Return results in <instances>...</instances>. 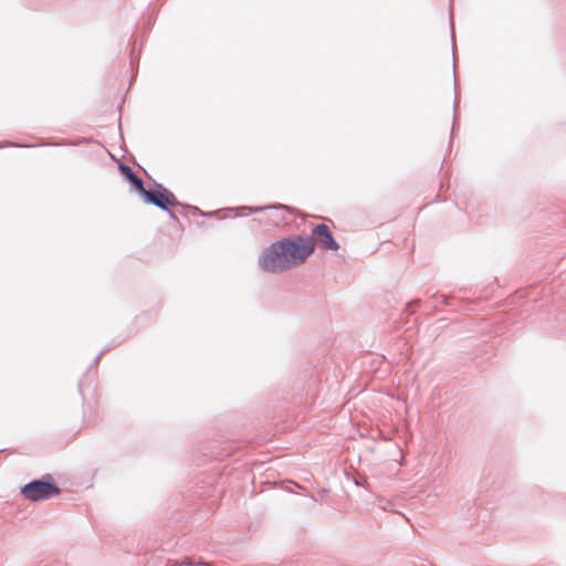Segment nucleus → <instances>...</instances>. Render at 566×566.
I'll use <instances>...</instances> for the list:
<instances>
[{
    "instance_id": "obj_1",
    "label": "nucleus",
    "mask_w": 566,
    "mask_h": 566,
    "mask_svg": "<svg viewBox=\"0 0 566 566\" xmlns=\"http://www.w3.org/2000/svg\"><path fill=\"white\" fill-rule=\"evenodd\" d=\"M313 252V240L283 238L262 251L258 264L266 273H283L303 264Z\"/></svg>"
},
{
    "instance_id": "obj_2",
    "label": "nucleus",
    "mask_w": 566,
    "mask_h": 566,
    "mask_svg": "<svg viewBox=\"0 0 566 566\" xmlns=\"http://www.w3.org/2000/svg\"><path fill=\"white\" fill-rule=\"evenodd\" d=\"M21 494L32 502L45 501L60 494L59 486L48 475L44 480H32L21 489Z\"/></svg>"
},
{
    "instance_id": "obj_3",
    "label": "nucleus",
    "mask_w": 566,
    "mask_h": 566,
    "mask_svg": "<svg viewBox=\"0 0 566 566\" xmlns=\"http://www.w3.org/2000/svg\"><path fill=\"white\" fill-rule=\"evenodd\" d=\"M139 195L146 203L154 205L164 211H169V207L177 205L175 195L165 188L148 190L144 187V191Z\"/></svg>"
},
{
    "instance_id": "obj_4",
    "label": "nucleus",
    "mask_w": 566,
    "mask_h": 566,
    "mask_svg": "<svg viewBox=\"0 0 566 566\" xmlns=\"http://www.w3.org/2000/svg\"><path fill=\"white\" fill-rule=\"evenodd\" d=\"M305 240H313V247L317 244L322 250L336 251L339 244L333 238L329 228L326 224H317L312 230V237L304 238Z\"/></svg>"
},
{
    "instance_id": "obj_5",
    "label": "nucleus",
    "mask_w": 566,
    "mask_h": 566,
    "mask_svg": "<svg viewBox=\"0 0 566 566\" xmlns=\"http://www.w3.org/2000/svg\"><path fill=\"white\" fill-rule=\"evenodd\" d=\"M119 171L130 182L133 189L136 192L139 193L140 191H144L143 180L133 171V169L129 166L120 164Z\"/></svg>"
},
{
    "instance_id": "obj_6",
    "label": "nucleus",
    "mask_w": 566,
    "mask_h": 566,
    "mask_svg": "<svg viewBox=\"0 0 566 566\" xmlns=\"http://www.w3.org/2000/svg\"><path fill=\"white\" fill-rule=\"evenodd\" d=\"M284 206L282 205H273V206H266V207H255V208H250V207H241L240 209L242 210H249L250 212H259V211H262L264 209H283ZM239 208H231L229 209V211H237Z\"/></svg>"
},
{
    "instance_id": "obj_7",
    "label": "nucleus",
    "mask_w": 566,
    "mask_h": 566,
    "mask_svg": "<svg viewBox=\"0 0 566 566\" xmlns=\"http://www.w3.org/2000/svg\"><path fill=\"white\" fill-rule=\"evenodd\" d=\"M458 104H459V101H458V96L455 95L454 108H457V107H458Z\"/></svg>"
},
{
    "instance_id": "obj_8",
    "label": "nucleus",
    "mask_w": 566,
    "mask_h": 566,
    "mask_svg": "<svg viewBox=\"0 0 566 566\" xmlns=\"http://www.w3.org/2000/svg\"><path fill=\"white\" fill-rule=\"evenodd\" d=\"M7 146H8L7 144H2V143H0V149H1V148H4V147H7Z\"/></svg>"
}]
</instances>
